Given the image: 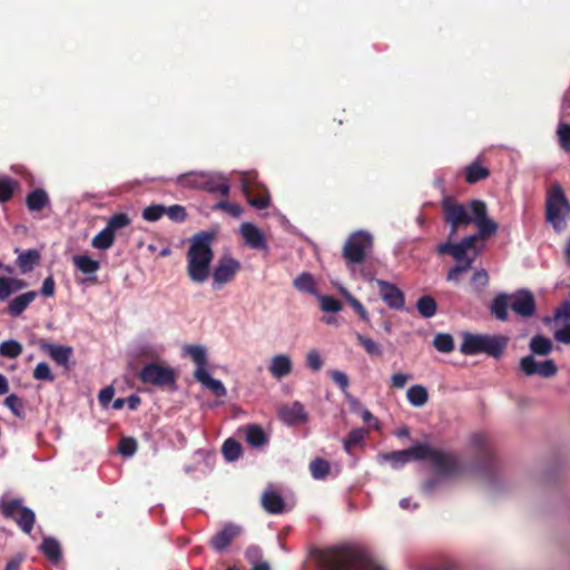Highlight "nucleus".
<instances>
[{
    "label": "nucleus",
    "mask_w": 570,
    "mask_h": 570,
    "mask_svg": "<svg viewBox=\"0 0 570 570\" xmlns=\"http://www.w3.org/2000/svg\"><path fill=\"white\" fill-rule=\"evenodd\" d=\"M442 218L451 228V236L459 229L474 224L482 239L494 235L498 224L488 217L487 204L481 199H472L468 204H461L452 197H444L441 203Z\"/></svg>",
    "instance_id": "obj_1"
},
{
    "label": "nucleus",
    "mask_w": 570,
    "mask_h": 570,
    "mask_svg": "<svg viewBox=\"0 0 570 570\" xmlns=\"http://www.w3.org/2000/svg\"><path fill=\"white\" fill-rule=\"evenodd\" d=\"M320 562L324 570H385L366 551L350 547L322 552Z\"/></svg>",
    "instance_id": "obj_2"
},
{
    "label": "nucleus",
    "mask_w": 570,
    "mask_h": 570,
    "mask_svg": "<svg viewBox=\"0 0 570 570\" xmlns=\"http://www.w3.org/2000/svg\"><path fill=\"white\" fill-rule=\"evenodd\" d=\"M214 234L200 232L193 236L190 246L186 253L187 274L195 283H204L210 274V263L214 258L212 243Z\"/></svg>",
    "instance_id": "obj_3"
},
{
    "label": "nucleus",
    "mask_w": 570,
    "mask_h": 570,
    "mask_svg": "<svg viewBox=\"0 0 570 570\" xmlns=\"http://www.w3.org/2000/svg\"><path fill=\"white\" fill-rule=\"evenodd\" d=\"M460 352L464 355H476L485 353L489 356L499 358L508 345V337L502 335L463 333Z\"/></svg>",
    "instance_id": "obj_4"
},
{
    "label": "nucleus",
    "mask_w": 570,
    "mask_h": 570,
    "mask_svg": "<svg viewBox=\"0 0 570 570\" xmlns=\"http://www.w3.org/2000/svg\"><path fill=\"white\" fill-rule=\"evenodd\" d=\"M373 249V237L365 230L352 233L343 246V258L347 265L361 264Z\"/></svg>",
    "instance_id": "obj_5"
},
{
    "label": "nucleus",
    "mask_w": 570,
    "mask_h": 570,
    "mask_svg": "<svg viewBox=\"0 0 570 570\" xmlns=\"http://www.w3.org/2000/svg\"><path fill=\"white\" fill-rule=\"evenodd\" d=\"M240 186L250 206L257 209H266L269 207L271 196L268 189L257 180L256 173H243Z\"/></svg>",
    "instance_id": "obj_6"
},
{
    "label": "nucleus",
    "mask_w": 570,
    "mask_h": 570,
    "mask_svg": "<svg viewBox=\"0 0 570 570\" xmlns=\"http://www.w3.org/2000/svg\"><path fill=\"white\" fill-rule=\"evenodd\" d=\"M0 511L6 519L14 520L24 533L32 531L36 515L31 509L22 507L21 499L1 500Z\"/></svg>",
    "instance_id": "obj_7"
},
{
    "label": "nucleus",
    "mask_w": 570,
    "mask_h": 570,
    "mask_svg": "<svg viewBox=\"0 0 570 570\" xmlns=\"http://www.w3.org/2000/svg\"><path fill=\"white\" fill-rule=\"evenodd\" d=\"M139 380L144 384L157 387H174L177 375L174 368L159 363H148L138 373Z\"/></svg>",
    "instance_id": "obj_8"
},
{
    "label": "nucleus",
    "mask_w": 570,
    "mask_h": 570,
    "mask_svg": "<svg viewBox=\"0 0 570 570\" xmlns=\"http://www.w3.org/2000/svg\"><path fill=\"white\" fill-rule=\"evenodd\" d=\"M570 213V203L566 198L560 186L551 191L547 202V220L552 224L553 228L561 233L566 229L564 215Z\"/></svg>",
    "instance_id": "obj_9"
},
{
    "label": "nucleus",
    "mask_w": 570,
    "mask_h": 570,
    "mask_svg": "<svg viewBox=\"0 0 570 570\" xmlns=\"http://www.w3.org/2000/svg\"><path fill=\"white\" fill-rule=\"evenodd\" d=\"M471 446L476 456V464L487 475L495 470V456L489 438L483 433H474L470 439Z\"/></svg>",
    "instance_id": "obj_10"
},
{
    "label": "nucleus",
    "mask_w": 570,
    "mask_h": 570,
    "mask_svg": "<svg viewBox=\"0 0 570 570\" xmlns=\"http://www.w3.org/2000/svg\"><path fill=\"white\" fill-rule=\"evenodd\" d=\"M434 470L444 476H452L461 471V464L456 455L433 449L429 459Z\"/></svg>",
    "instance_id": "obj_11"
},
{
    "label": "nucleus",
    "mask_w": 570,
    "mask_h": 570,
    "mask_svg": "<svg viewBox=\"0 0 570 570\" xmlns=\"http://www.w3.org/2000/svg\"><path fill=\"white\" fill-rule=\"evenodd\" d=\"M240 268L242 265L239 261L230 255H223L213 271L214 283L224 285L232 282Z\"/></svg>",
    "instance_id": "obj_12"
},
{
    "label": "nucleus",
    "mask_w": 570,
    "mask_h": 570,
    "mask_svg": "<svg viewBox=\"0 0 570 570\" xmlns=\"http://www.w3.org/2000/svg\"><path fill=\"white\" fill-rule=\"evenodd\" d=\"M510 307L519 316L530 318L535 314L537 303L529 289H519L510 295Z\"/></svg>",
    "instance_id": "obj_13"
},
{
    "label": "nucleus",
    "mask_w": 570,
    "mask_h": 570,
    "mask_svg": "<svg viewBox=\"0 0 570 570\" xmlns=\"http://www.w3.org/2000/svg\"><path fill=\"white\" fill-rule=\"evenodd\" d=\"M380 297L391 309L402 311L405 307L404 293L393 283L375 279Z\"/></svg>",
    "instance_id": "obj_14"
},
{
    "label": "nucleus",
    "mask_w": 570,
    "mask_h": 570,
    "mask_svg": "<svg viewBox=\"0 0 570 570\" xmlns=\"http://www.w3.org/2000/svg\"><path fill=\"white\" fill-rule=\"evenodd\" d=\"M520 370L528 376L537 374L541 377H552L558 372V367L552 360L537 362L531 355L521 358Z\"/></svg>",
    "instance_id": "obj_15"
},
{
    "label": "nucleus",
    "mask_w": 570,
    "mask_h": 570,
    "mask_svg": "<svg viewBox=\"0 0 570 570\" xmlns=\"http://www.w3.org/2000/svg\"><path fill=\"white\" fill-rule=\"evenodd\" d=\"M277 414L281 421L287 425L304 424L308 421V414L298 401L281 405Z\"/></svg>",
    "instance_id": "obj_16"
},
{
    "label": "nucleus",
    "mask_w": 570,
    "mask_h": 570,
    "mask_svg": "<svg viewBox=\"0 0 570 570\" xmlns=\"http://www.w3.org/2000/svg\"><path fill=\"white\" fill-rule=\"evenodd\" d=\"M240 527L228 523L212 537L209 544L215 551L223 552L240 534Z\"/></svg>",
    "instance_id": "obj_17"
},
{
    "label": "nucleus",
    "mask_w": 570,
    "mask_h": 570,
    "mask_svg": "<svg viewBox=\"0 0 570 570\" xmlns=\"http://www.w3.org/2000/svg\"><path fill=\"white\" fill-rule=\"evenodd\" d=\"M479 238H481L479 234L470 235L454 245L451 256L456 261L458 264H465L466 262H470V267H472L475 255L469 256L468 250L475 247Z\"/></svg>",
    "instance_id": "obj_18"
},
{
    "label": "nucleus",
    "mask_w": 570,
    "mask_h": 570,
    "mask_svg": "<svg viewBox=\"0 0 570 570\" xmlns=\"http://www.w3.org/2000/svg\"><path fill=\"white\" fill-rule=\"evenodd\" d=\"M240 234L245 244L253 249H267V244L261 229L252 223H243Z\"/></svg>",
    "instance_id": "obj_19"
},
{
    "label": "nucleus",
    "mask_w": 570,
    "mask_h": 570,
    "mask_svg": "<svg viewBox=\"0 0 570 570\" xmlns=\"http://www.w3.org/2000/svg\"><path fill=\"white\" fill-rule=\"evenodd\" d=\"M40 348L47 353L58 365L68 366L69 360L72 356V347L57 345L45 341L40 342Z\"/></svg>",
    "instance_id": "obj_20"
},
{
    "label": "nucleus",
    "mask_w": 570,
    "mask_h": 570,
    "mask_svg": "<svg viewBox=\"0 0 570 570\" xmlns=\"http://www.w3.org/2000/svg\"><path fill=\"white\" fill-rule=\"evenodd\" d=\"M38 292L30 291L16 296L7 306V312L12 317L20 316L28 306L37 298Z\"/></svg>",
    "instance_id": "obj_21"
},
{
    "label": "nucleus",
    "mask_w": 570,
    "mask_h": 570,
    "mask_svg": "<svg viewBox=\"0 0 570 570\" xmlns=\"http://www.w3.org/2000/svg\"><path fill=\"white\" fill-rule=\"evenodd\" d=\"M194 375L195 379L209 389L214 395L218 397L226 396L227 391L224 384L219 380L212 377L206 368H197Z\"/></svg>",
    "instance_id": "obj_22"
},
{
    "label": "nucleus",
    "mask_w": 570,
    "mask_h": 570,
    "mask_svg": "<svg viewBox=\"0 0 570 570\" xmlns=\"http://www.w3.org/2000/svg\"><path fill=\"white\" fill-rule=\"evenodd\" d=\"M293 364L289 356L279 354L271 360L268 371L273 377L281 380L291 374Z\"/></svg>",
    "instance_id": "obj_23"
},
{
    "label": "nucleus",
    "mask_w": 570,
    "mask_h": 570,
    "mask_svg": "<svg viewBox=\"0 0 570 570\" xmlns=\"http://www.w3.org/2000/svg\"><path fill=\"white\" fill-rule=\"evenodd\" d=\"M202 189L212 194L228 196L230 187L226 178L207 173Z\"/></svg>",
    "instance_id": "obj_24"
},
{
    "label": "nucleus",
    "mask_w": 570,
    "mask_h": 570,
    "mask_svg": "<svg viewBox=\"0 0 570 570\" xmlns=\"http://www.w3.org/2000/svg\"><path fill=\"white\" fill-rule=\"evenodd\" d=\"M50 203L48 193L42 188L31 190L26 197V205L30 212H40Z\"/></svg>",
    "instance_id": "obj_25"
},
{
    "label": "nucleus",
    "mask_w": 570,
    "mask_h": 570,
    "mask_svg": "<svg viewBox=\"0 0 570 570\" xmlns=\"http://www.w3.org/2000/svg\"><path fill=\"white\" fill-rule=\"evenodd\" d=\"M510 295L505 293L498 294L490 305V313L499 321H508V308L510 307Z\"/></svg>",
    "instance_id": "obj_26"
},
{
    "label": "nucleus",
    "mask_w": 570,
    "mask_h": 570,
    "mask_svg": "<svg viewBox=\"0 0 570 570\" xmlns=\"http://www.w3.org/2000/svg\"><path fill=\"white\" fill-rule=\"evenodd\" d=\"M262 505L268 513L278 514L283 512L285 502L279 493L271 490L263 493Z\"/></svg>",
    "instance_id": "obj_27"
},
{
    "label": "nucleus",
    "mask_w": 570,
    "mask_h": 570,
    "mask_svg": "<svg viewBox=\"0 0 570 570\" xmlns=\"http://www.w3.org/2000/svg\"><path fill=\"white\" fill-rule=\"evenodd\" d=\"M28 286L24 279L0 277V301H7L13 292L23 289Z\"/></svg>",
    "instance_id": "obj_28"
},
{
    "label": "nucleus",
    "mask_w": 570,
    "mask_h": 570,
    "mask_svg": "<svg viewBox=\"0 0 570 570\" xmlns=\"http://www.w3.org/2000/svg\"><path fill=\"white\" fill-rule=\"evenodd\" d=\"M206 174L204 171L181 174L176 178V184L185 188L202 189Z\"/></svg>",
    "instance_id": "obj_29"
},
{
    "label": "nucleus",
    "mask_w": 570,
    "mask_h": 570,
    "mask_svg": "<svg viewBox=\"0 0 570 570\" xmlns=\"http://www.w3.org/2000/svg\"><path fill=\"white\" fill-rule=\"evenodd\" d=\"M490 176V170L478 160L468 165L464 169V178L468 184H475Z\"/></svg>",
    "instance_id": "obj_30"
},
{
    "label": "nucleus",
    "mask_w": 570,
    "mask_h": 570,
    "mask_svg": "<svg viewBox=\"0 0 570 570\" xmlns=\"http://www.w3.org/2000/svg\"><path fill=\"white\" fill-rule=\"evenodd\" d=\"M40 549L45 557L51 562L57 563L61 560V547L60 543L55 538H45Z\"/></svg>",
    "instance_id": "obj_31"
},
{
    "label": "nucleus",
    "mask_w": 570,
    "mask_h": 570,
    "mask_svg": "<svg viewBox=\"0 0 570 570\" xmlns=\"http://www.w3.org/2000/svg\"><path fill=\"white\" fill-rule=\"evenodd\" d=\"M73 265L86 275L95 274L100 268V263L88 255H75Z\"/></svg>",
    "instance_id": "obj_32"
},
{
    "label": "nucleus",
    "mask_w": 570,
    "mask_h": 570,
    "mask_svg": "<svg viewBox=\"0 0 570 570\" xmlns=\"http://www.w3.org/2000/svg\"><path fill=\"white\" fill-rule=\"evenodd\" d=\"M40 261V254L37 249H29L21 253L17 258V264L23 274L31 272Z\"/></svg>",
    "instance_id": "obj_33"
},
{
    "label": "nucleus",
    "mask_w": 570,
    "mask_h": 570,
    "mask_svg": "<svg viewBox=\"0 0 570 570\" xmlns=\"http://www.w3.org/2000/svg\"><path fill=\"white\" fill-rule=\"evenodd\" d=\"M406 396L409 402L415 407L423 406L429 400L428 390L423 385L419 384L412 385L407 390Z\"/></svg>",
    "instance_id": "obj_34"
},
{
    "label": "nucleus",
    "mask_w": 570,
    "mask_h": 570,
    "mask_svg": "<svg viewBox=\"0 0 570 570\" xmlns=\"http://www.w3.org/2000/svg\"><path fill=\"white\" fill-rule=\"evenodd\" d=\"M416 308L422 317L430 318L436 314L438 304L432 296L423 295L417 299Z\"/></svg>",
    "instance_id": "obj_35"
},
{
    "label": "nucleus",
    "mask_w": 570,
    "mask_h": 570,
    "mask_svg": "<svg viewBox=\"0 0 570 570\" xmlns=\"http://www.w3.org/2000/svg\"><path fill=\"white\" fill-rule=\"evenodd\" d=\"M115 237V234L105 227L91 239V246L100 250H107L112 247Z\"/></svg>",
    "instance_id": "obj_36"
},
{
    "label": "nucleus",
    "mask_w": 570,
    "mask_h": 570,
    "mask_svg": "<svg viewBox=\"0 0 570 570\" xmlns=\"http://www.w3.org/2000/svg\"><path fill=\"white\" fill-rule=\"evenodd\" d=\"M246 441L254 448L263 446L268 439L262 426L253 424L247 428Z\"/></svg>",
    "instance_id": "obj_37"
},
{
    "label": "nucleus",
    "mask_w": 570,
    "mask_h": 570,
    "mask_svg": "<svg viewBox=\"0 0 570 570\" xmlns=\"http://www.w3.org/2000/svg\"><path fill=\"white\" fill-rule=\"evenodd\" d=\"M433 448L425 443H417L404 450V454H409L411 461L429 460Z\"/></svg>",
    "instance_id": "obj_38"
},
{
    "label": "nucleus",
    "mask_w": 570,
    "mask_h": 570,
    "mask_svg": "<svg viewBox=\"0 0 570 570\" xmlns=\"http://www.w3.org/2000/svg\"><path fill=\"white\" fill-rule=\"evenodd\" d=\"M530 350L533 354L546 356L552 351V342L542 335H535L530 342Z\"/></svg>",
    "instance_id": "obj_39"
},
{
    "label": "nucleus",
    "mask_w": 570,
    "mask_h": 570,
    "mask_svg": "<svg viewBox=\"0 0 570 570\" xmlns=\"http://www.w3.org/2000/svg\"><path fill=\"white\" fill-rule=\"evenodd\" d=\"M294 287L303 293L308 294H315L316 293V286L315 281L312 274L309 273H302L294 279Z\"/></svg>",
    "instance_id": "obj_40"
},
{
    "label": "nucleus",
    "mask_w": 570,
    "mask_h": 570,
    "mask_svg": "<svg viewBox=\"0 0 570 570\" xmlns=\"http://www.w3.org/2000/svg\"><path fill=\"white\" fill-rule=\"evenodd\" d=\"M4 405L19 419L26 417L24 402L17 394H10L4 399Z\"/></svg>",
    "instance_id": "obj_41"
},
{
    "label": "nucleus",
    "mask_w": 570,
    "mask_h": 570,
    "mask_svg": "<svg viewBox=\"0 0 570 570\" xmlns=\"http://www.w3.org/2000/svg\"><path fill=\"white\" fill-rule=\"evenodd\" d=\"M22 350V345L14 340H8L0 344V355L3 357L17 358Z\"/></svg>",
    "instance_id": "obj_42"
},
{
    "label": "nucleus",
    "mask_w": 570,
    "mask_h": 570,
    "mask_svg": "<svg viewBox=\"0 0 570 570\" xmlns=\"http://www.w3.org/2000/svg\"><path fill=\"white\" fill-rule=\"evenodd\" d=\"M222 452L227 461H235L242 454V446L236 440L227 439L223 444Z\"/></svg>",
    "instance_id": "obj_43"
},
{
    "label": "nucleus",
    "mask_w": 570,
    "mask_h": 570,
    "mask_svg": "<svg viewBox=\"0 0 570 570\" xmlns=\"http://www.w3.org/2000/svg\"><path fill=\"white\" fill-rule=\"evenodd\" d=\"M130 223H131V219L128 216V214L118 213V214L112 215L108 219L106 227L116 235L117 230L129 226Z\"/></svg>",
    "instance_id": "obj_44"
},
{
    "label": "nucleus",
    "mask_w": 570,
    "mask_h": 570,
    "mask_svg": "<svg viewBox=\"0 0 570 570\" xmlns=\"http://www.w3.org/2000/svg\"><path fill=\"white\" fill-rule=\"evenodd\" d=\"M342 295L351 307H353V309L358 314L360 318L363 322L368 323L370 316L363 304L346 289L342 291Z\"/></svg>",
    "instance_id": "obj_45"
},
{
    "label": "nucleus",
    "mask_w": 570,
    "mask_h": 570,
    "mask_svg": "<svg viewBox=\"0 0 570 570\" xmlns=\"http://www.w3.org/2000/svg\"><path fill=\"white\" fill-rule=\"evenodd\" d=\"M434 347L442 353H450L454 350V341L450 334L439 333L433 340Z\"/></svg>",
    "instance_id": "obj_46"
},
{
    "label": "nucleus",
    "mask_w": 570,
    "mask_h": 570,
    "mask_svg": "<svg viewBox=\"0 0 570 570\" xmlns=\"http://www.w3.org/2000/svg\"><path fill=\"white\" fill-rule=\"evenodd\" d=\"M309 471L314 479H324L330 473V463L317 458L309 463Z\"/></svg>",
    "instance_id": "obj_47"
},
{
    "label": "nucleus",
    "mask_w": 570,
    "mask_h": 570,
    "mask_svg": "<svg viewBox=\"0 0 570 570\" xmlns=\"http://www.w3.org/2000/svg\"><path fill=\"white\" fill-rule=\"evenodd\" d=\"M186 352L193 362L197 365V368H205L207 363L206 351L204 347L198 345H189L186 347Z\"/></svg>",
    "instance_id": "obj_48"
},
{
    "label": "nucleus",
    "mask_w": 570,
    "mask_h": 570,
    "mask_svg": "<svg viewBox=\"0 0 570 570\" xmlns=\"http://www.w3.org/2000/svg\"><path fill=\"white\" fill-rule=\"evenodd\" d=\"M356 340L358 344L363 346V348L368 355L380 356L382 354L380 345L374 340L360 333H356Z\"/></svg>",
    "instance_id": "obj_49"
},
{
    "label": "nucleus",
    "mask_w": 570,
    "mask_h": 570,
    "mask_svg": "<svg viewBox=\"0 0 570 570\" xmlns=\"http://www.w3.org/2000/svg\"><path fill=\"white\" fill-rule=\"evenodd\" d=\"M366 432L363 429L352 430L344 441V449L346 452H351L353 448L357 446L365 439Z\"/></svg>",
    "instance_id": "obj_50"
},
{
    "label": "nucleus",
    "mask_w": 570,
    "mask_h": 570,
    "mask_svg": "<svg viewBox=\"0 0 570 570\" xmlns=\"http://www.w3.org/2000/svg\"><path fill=\"white\" fill-rule=\"evenodd\" d=\"M165 215V205L153 204L142 210V218L147 222H157Z\"/></svg>",
    "instance_id": "obj_51"
},
{
    "label": "nucleus",
    "mask_w": 570,
    "mask_h": 570,
    "mask_svg": "<svg viewBox=\"0 0 570 570\" xmlns=\"http://www.w3.org/2000/svg\"><path fill=\"white\" fill-rule=\"evenodd\" d=\"M16 186L13 179L0 178V203H7L12 198Z\"/></svg>",
    "instance_id": "obj_52"
},
{
    "label": "nucleus",
    "mask_w": 570,
    "mask_h": 570,
    "mask_svg": "<svg viewBox=\"0 0 570 570\" xmlns=\"http://www.w3.org/2000/svg\"><path fill=\"white\" fill-rule=\"evenodd\" d=\"M137 441L131 436H124L118 444V451L122 456L129 458L137 451Z\"/></svg>",
    "instance_id": "obj_53"
},
{
    "label": "nucleus",
    "mask_w": 570,
    "mask_h": 570,
    "mask_svg": "<svg viewBox=\"0 0 570 570\" xmlns=\"http://www.w3.org/2000/svg\"><path fill=\"white\" fill-rule=\"evenodd\" d=\"M543 321L546 324H550L552 321H570V301L562 302L556 309L553 317L548 316Z\"/></svg>",
    "instance_id": "obj_54"
},
{
    "label": "nucleus",
    "mask_w": 570,
    "mask_h": 570,
    "mask_svg": "<svg viewBox=\"0 0 570 570\" xmlns=\"http://www.w3.org/2000/svg\"><path fill=\"white\" fill-rule=\"evenodd\" d=\"M560 147L570 153V124L560 122L557 129Z\"/></svg>",
    "instance_id": "obj_55"
},
{
    "label": "nucleus",
    "mask_w": 570,
    "mask_h": 570,
    "mask_svg": "<svg viewBox=\"0 0 570 570\" xmlns=\"http://www.w3.org/2000/svg\"><path fill=\"white\" fill-rule=\"evenodd\" d=\"M165 215L175 223H183L187 218L186 208L181 205L165 206Z\"/></svg>",
    "instance_id": "obj_56"
},
{
    "label": "nucleus",
    "mask_w": 570,
    "mask_h": 570,
    "mask_svg": "<svg viewBox=\"0 0 570 570\" xmlns=\"http://www.w3.org/2000/svg\"><path fill=\"white\" fill-rule=\"evenodd\" d=\"M321 308L324 312L337 313L342 309V304L333 296L323 295L320 297Z\"/></svg>",
    "instance_id": "obj_57"
},
{
    "label": "nucleus",
    "mask_w": 570,
    "mask_h": 570,
    "mask_svg": "<svg viewBox=\"0 0 570 570\" xmlns=\"http://www.w3.org/2000/svg\"><path fill=\"white\" fill-rule=\"evenodd\" d=\"M33 377L40 381H55V376L52 375L49 365L45 362L37 364V366L33 370Z\"/></svg>",
    "instance_id": "obj_58"
},
{
    "label": "nucleus",
    "mask_w": 570,
    "mask_h": 570,
    "mask_svg": "<svg viewBox=\"0 0 570 570\" xmlns=\"http://www.w3.org/2000/svg\"><path fill=\"white\" fill-rule=\"evenodd\" d=\"M404 450L401 451H393L389 454H386V459L391 462L393 468H400L404 465L405 463L410 462L409 454L403 453Z\"/></svg>",
    "instance_id": "obj_59"
},
{
    "label": "nucleus",
    "mask_w": 570,
    "mask_h": 570,
    "mask_svg": "<svg viewBox=\"0 0 570 570\" xmlns=\"http://www.w3.org/2000/svg\"><path fill=\"white\" fill-rule=\"evenodd\" d=\"M216 207L224 210L225 213H227L228 215H230L233 217H239L243 213V208L238 204L226 202V200L219 202L216 205Z\"/></svg>",
    "instance_id": "obj_60"
},
{
    "label": "nucleus",
    "mask_w": 570,
    "mask_h": 570,
    "mask_svg": "<svg viewBox=\"0 0 570 570\" xmlns=\"http://www.w3.org/2000/svg\"><path fill=\"white\" fill-rule=\"evenodd\" d=\"M331 377L333 382L343 391L345 392L348 387L350 380L348 376L338 370H335L331 373Z\"/></svg>",
    "instance_id": "obj_61"
},
{
    "label": "nucleus",
    "mask_w": 570,
    "mask_h": 570,
    "mask_svg": "<svg viewBox=\"0 0 570 570\" xmlns=\"http://www.w3.org/2000/svg\"><path fill=\"white\" fill-rule=\"evenodd\" d=\"M470 268V262H466L465 264H456L449 271L446 278L450 282H458L460 275Z\"/></svg>",
    "instance_id": "obj_62"
},
{
    "label": "nucleus",
    "mask_w": 570,
    "mask_h": 570,
    "mask_svg": "<svg viewBox=\"0 0 570 570\" xmlns=\"http://www.w3.org/2000/svg\"><path fill=\"white\" fill-rule=\"evenodd\" d=\"M306 365L313 371H320L323 361L316 351H309L306 355Z\"/></svg>",
    "instance_id": "obj_63"
},
{
    "label": "nucleus",
    "mask_w": 570,
    "mask_h": 570,
    "mask_svg": "<svg viewBox=\"0 0 570 570\" xmlns=\"http://www.w3.org/2000/svg\"><path fill=\"white\" fill-rule=\"evenodd\" d=\"M411 380H412L411 374L394 373L391 376V385H392V387L400 390V389H403L405 386V384Z\"/></svg>",
    "instance_id": "obj_64"
}]
</instances>
